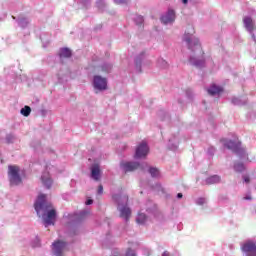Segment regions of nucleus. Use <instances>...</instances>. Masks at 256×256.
Returning a JSON list of instances; mask_svg holds the SVG:
<instances>
[{"instance_id":"obj_1","label":"nucleus","mask_w":256,"mask_h":256,"mask_svg":"<svg viewBox=\"0 0 256 256\" xmlns=\"http://www.w3.org/2000/svg\"><path fill=\"white\" fill-rule=\"evenodd\" d=\"M183 41L187 43L188 49L194 53V55L189 57L188 63L192 65V67H196V69H203L206 65L205 53L201 48L199 38H196L192 34H185L183 36Z\"/></svg>"},{"instance_id":"obj_2","label":"nucleus","mask_w":256,"mask_h":256,"mask_svg":"<svg viewBox=\"0 0 256 256\" xmlns=\"http://www.w3.org/2000/svg\"><path fill=\"white\" fill-rule=\"evenodd\" d=\"M34 209L38 217H42L45 225H54L55 219H57V211L51 209V204L47 202V196L45 194H40L35 203ZM50 209V210H49Z\"/></svg>"},{"instance_id":"obj_3","label":"nucleus","mask_w":256,"mask_h":256,"mask_svg":"<svg viewBox=\"0 0 256 256\" xmlns=\"http://www.w3.org/2000/svg\"><path fill=\"white\" fill-rule=\"evenodd\" d=\"M112 199L118 205V211L120 212L121 219H124L126 222L129 221L131 217V208L127 206V203H129V196L114 194Z\"/></svg>"},{"instance_id":"obj_4","label":"nucleus","mask_w":256,"mask_h":256,"mask_svg":"<svg viewBox=\"0 0 256 256\" xmlns=\"http://www.w3.org/2000/svg\"><path fill=\"white\" fill-rule=\"evenodd\" d=\"M146 211L148 216L143 212L138 213L136 217V223H138V225H146L149 221H153V219H159V215H161L157 208H148Z\"/></svg>"},{"instance_id":"obj_5","label":"nucleus","mask_w":256,"mask_h":256,"mask_svg":"<svg viewBox=\"0 0 256 256\" xmlns=\"http://www.w3.org/2000/svg\"><path fill=\"white\" fill-rule=\"evenodd\" d=\"M221 143H223L226 149H229L232 151V153L240 157V159L245 158V150L243 147H241V141H234L224 138L221 140Z\"/></svg>"},{"instance_id":"obj_6","label":"nucleus","mask_w":256,"mask_h":256,"mask_svg":"<svg viewBox=\"0 0 256 256\" xmlns=\"http://www.w3.org/2000/svg\"><path fill=\"white\" fill-rule=\"evenodd\" d=\"M8 179L10 181V185L17 186L23 183V179L21 178V174H19V166H8Z\"/></svg>"},{"instance_id":"obj_7","label":"nucleus","mask_w":256,"mask_h":256,"mask_svg":"<svg viewBox=\"0 0 256 256\" xmlns=\"http://www.w3.org/2000/svg\"><path fill=\"white\" fill-rule=\"evenodd\" d=\"M242 256H256V244L251 240H245L240 244Z\"/></svg>"},{"instance_id":"obj_8","label":"nucleus","mask_w":256,"mask_h":256,"mask_svg":"<svg viewBox=\"0 0 256 256\" xmlns=\"http://www.w3.org/2000/svg\"><path fill=\"white\" fill-rule=\"evenodd\" d=\"M92 87L95 91H105L107 89V78H103L101 75H94Z\"/></svg>"},{"instance_id":"obj_9","label":"nucleus","mask_w":256,"mask_h":256,"mask_svg":"<svg viewBox=\"0 0 256 256\" xmlns=\"http://www.w3.org/2000/svg\"><path fill=\"white\" fill-rule=\"evenodd\" d=\"M69 223L77 227L78 225H81L83 221H85V217H87V211L83 210L80 211L79 213H74V214H69Z\"/></svg>"},{"instance_id":"obj_10","label":"nucleus","mask_w":256,"mask_h":256,"mask_svg":"<svg viewBox=\"0 0 256 256\" xmlns=\"http://www.w3.org/2000/svg\"><path fill=\"white\" fill-rule=\"evenodd\" d=\"M243 23L246 31H248L252 40L256 43L255 32H253L255 31V24L253 23V18H251V16H246L243 18Z\"/></svg>"},{"instance_id":"obj_11","label":"nucleus","mask_w":256,"mask_h":256,"mask_svg":"<svg viewBox=\"0 0 256 256\" xmlns=\"http://www.w3.org/2000/svg\"><path fill=\"white\" fill-rule=\"evenodd\" d=\"M147 155H149V145H147V142L142 141L136 148L135 151V159H143Z\"/></svg>"},{"instance_id":"obj_12","label":"nucleus","mask_w":256,"mask_h":256,"mask_svg":"<svg viewBox=\"0 0 256 256\" xmlns=\"http://www.w3.org/2000/svg\"><path fill=\"white\" fill-rule=\"evenodd\" d=\"M65 247H67V242L61 240L55 241L52 244V254L55 256H63Z\"/></svg>"},{"instance_id":"obj_13","label":"nucleus","mask_w":256,"mask_h":256,"mask_svg":"<svg viewBox=\"0 0 256 256\" xmlns=\"http://www.w3.org/2000/svg\"><path fill=\"white\" fill-rule=\"evenodd\" d=\"M176 15L175 10L169 8L168 11L160 17L161 23L163 25H169L171 23H175Z\"/></svg>"},{"instance_id":"obj_14","label":"nucleus","mask_w":256,"mask_h":256,"mask_svg":"<svg viewBox=\"0 0 256 256\" xmlns=\"http://www.w3.org/2000/svg\"><path fill=\"white\" fill-rule=\"evenodd\" d=\"M139 162H120V169L123 171V173H131L132 171H135L139 169Z\"/></svg>"},{"instance_id":"obj_15","label":"nucleus","mask_w":256,"mask_h":256,"mask_svg":"<svg viewBox=\"0 0 256 256\" xmlns=\"http://www.w3.org/2000/svg\"><path fill=\"white\" fill-rule=\"evenodd\" d=\"M145 51L141 52L134 58V66L136 73H143V70L141 67L143 66V62L145 61Z\"/></svg>"},{"instance_id":"obj_16","label":"nucleus","mask_w":256,"mask_h":256,"mask_svg":"<svg viewBox=\"0 0 256 256\" xmlns=\"http://www.w3.org/2000/svg\"><path fill=\"white\" fill-rule=\"evenodd\" d=\"M90 177L94 181H100L101 180V168L99 167V164H93L90 168Z\"/></svg>"},{"instance_id":"obj_17","label":"nucleus","mask_w":256,"mask_h":256,"mask_svg":"<svg viewBox=\"0 0 256 256\" xmlns=\"http://www.w3.org/2000/svg\"><path fill=\"white\" fill-rule=\"evenodd\" d=\"M41 181L46 189H51L53 186V179H51V174L48 171L42 173Z\"/></svg>"},{"instance_id":"obj_18","label":"nucleus","mask_w":256,"mask_h":256,"mask_svg":"<svg viewBox=\"0 0 256 256\" xmlns=\"http://www.w3.org/2000/svg\"><path fill=\"white\" fill-rule=\"evenodd\" d=\"M208 94L215 96V95H219V93H223V88L220 86H217V84H212L209 88H208Z\"/></svg>"},{"instance_id":"obj_19","label":"nucleus","mask_w":256,"mask_h":256,"mask_svg":"<svg viewBox=\"0 0 256 256\" xmlns=\"http://www.w3.org/2000/svg\"><path fill=\"white\" fill-rule=\"evenodd\" d=\"M206 185H216L217 183H221V176L219 175H212L206 178L205 180Z\"/></svg>"},{"instance_id":"obj_20","label":"nucleus","mask_w":256,"mask_h":256,"mask_svg":"<svg viewBox=\"0 0 256 256\" xmlns=\"http://www.w3.org/2000/svg\"><path fill=\"white\" fill-rule=\"evenodd\" d=\"M18 23V27H21V29H27V27H29V18L26 17H18V19L16 20Z\"/></svg>"},{"instance_id":"obj_21","label":"nucleus","mask_w":256,"mask_h":256,"mask_svg":"<svg viewBox=\"0 0 256 256\" xmlns=\"http://www.w3.org/2000/svg\"><path fill=\"white\" fill-rule=\"evenodd\" d=\"M71 55H73V53L71 52V49H69V48H61L59 51L60 59H63V57L66 59H69V57H71Z\"/></svg>"},{"instance_id":"obj_22","label":"nucleus","mask_w":256,"mask_h":256,"mask_svg":"<svg viewBox=\"0 0 256 256\" xmlns=\"http://www.w3.org/2000/svg\"><path fill=\"white\" fill-rule=\"evenodd\" d=\"M148 173L153 179H159V177H161V172L157 169V167H149Z\"/></svg>"},{"instance_id":"obj_23","label":"nucleus","mask_w":256,"mask_h":256,"mask_svg":"<svg viewBox=\"0 0 256 256\" xmlns=\"http://www.w3.org/2000/svg\"><path fill=\"white\" fill-rule=\"evenodd\" d=\"M231 103H232V105H237V106L241 107L243 105H247V100H243L239 97H232Z\"/></svg>"},{"instance_id":"obj_24","label":"nucleus","mask_w":256,"mask_h":256,"mask_svg":"<svg viewBox=\"0 0 256 256\" xmlns=\"http://www.w3.org/2000/svg\"><path fill=\"white\" fill-rule=\"evenodd\" d=\"M15 141H17V136H15V134L9 133L6 135L5 143H7V145H11V144L15 143Z\"/></svg>"},{"instance_id":"obj_25","label":"nucleus","mask_w":256,"mask_h":256,"mask_svg":"<svg viewBox=\"0 0 256 256\" xmlns=\"http://www.w3.org/2000/svg\"><path fill=\"white\" fill-rule=\"evenodd\" d=\"M234 171H236V173H243V171H245V164L242 162H235Z\"/></svg>"},{"instance_id":"obj_26","label":"nucleus","mask_w":256,"mask_h":256,"mask_svg":"<svg viewBox=\"0 0 256 256\" xmlns=\"http://www.w3.org/2000/svg\"><path fill=\"white\" fill-rule=\"evenodd\" d=\"M157 67H159L160 69H167V67H169V63L163 58H158Z\"/></svg>"},{"instance_id":"obj_27","label":"nucleus","mask_w":256,"mask_h":256,"mask_svg":"<svg viewBox=\"0 0 256 256\" xmlns=\"http://www.w3.org/2000/svg\"><path fill=\"white\" fill-rule=\"evenodd\" d=\"M101 69H102V71H104V73H111V69H113V64H111L109 62H104L101 65Z\"/></svg>"},{"instance_id":"obj_28","label":"nucleus","mask_w":256,"mask_h":256,"mask_svg":"<svg viewBox=\"0 0 256 256\" xmlns=\"http://www.w3.org/2000/svg\"><path fill=\"white\" fill-rule=\"evenodd\" d=\"M82 9H89L91 7V0H77Z\"/></svg>"},{"instance_id":"obj_29","label":"nucleus","mask_w":256,"mask_h":256,"mask_svg":"<svg viewBox=\"0 0 256 256\" xmlns=\"http://www.w3.org/2000/svg\"><path fill=\"white\" fill-rule=\"evenodd\" d=\"M135 25H138V27H141L143 23L145 22V19L143 18L142 15H136L133 19Z\"/></svg>"},{"instance_id":"obj_30","label":"nucleus","mask_w":256,"mask_h":256,"mask_svg":"<svg viewBox=\"0 0 256 256\" xmlns=\"http://www.w3.org/2000/svg\"><path fill=\"white\" fill-rule=\"evenodd\" d=\"M31 247L33 249H37L41 247V239H39V236H36L32 241H31Z\"/></svg>"},{"instance_id":"obj_31","label":"nucleus","mask_w":256,"mask_h":256,"mask_svg":"<svg viewBox=\"0 0 256 256\" xmlns=\"http://www.w3.org/2000/svg\"><path fill=\"white\" fill-rule=\"evenodd\" d=\"M158 117H160L162 121H165L166 119L169 121V119H171V116H169V113L165 112V110H160L158 112Z\"/></svg>"},{"instance_id":"obj_32","label":"nucleus","mask_w":256,"mask_h":256,"mask_svg":"<svg viewBox=\"0 0 256 256\" xmlns=\"http://www.w3.org/2000/svg\"><path fill=\"white\" fill-rule=\"evenodd\" d=\"M21 115H23L24 117H29V115H31V107L30 106H24L21 110H20Z\"/></svg>"},{"instance_id":"obj_33","label":"nucleus","mask_w":256,"mask_h":256,"mask_svg":"<svg viewBox=\"0 0 256 256\" xmlns=\"http://www.w3.org/2000/svg\"><path fill=\"white\" fill-rule=\"evenodd\" d=\"M31 147H33L34 151L37 153V152L41 151V142L34 141L31 143Z\"/></svg>"},{"instance_id":"obj_34","label":"nucleus","mask_w":256,"mask_h":256,"mask_svg":"<svg viewBox=\"0 0 256 256\" xmlns=\"http://www.w3.org/2000/svg\"><path fill=\"white\" fill-rule=\"evenodd\" d=\"M168 147L171 149V151H177V147H179V144L173 143V139H169Z\"/></svg>"},{"instance_id":"obj_35","label":"nucleus","mask_w":256,"mask_h":256,"mask_svg":"<svg viewBox=\"0 0 256 256\" xmlns=\"http://www.w3.org/2000/svg\"><path fill=\"white\" fill-rule=\"evenodd\" d=\"M45 77H47V71L42 70L39 72V75L36 77V79H38V81H45Z\"/></svg>"},{"instance_id":"obj_36","label":"nucleus","mask_w":256,"mask_h":256,"mask_svg":"<svg viewBox=\"0 0 256 256\" xmlns=\"http://www.w3.org/2000/svg\"><path fill=\"white\" fill-rule=\"evenodd\" d=\"M96 6L100 11H103L105 9V1L104 0H97Z\"/></svg>"},{"instance_id":"obj_37","label":"nucleus","mask_w":256,"mask_h":256,"mask_svg":"<svg viewBox=\"0 0 256 256\" xmlns=\"http://www.w3.org/2000/svg\"><path fill=\"white\" fill-rule=\"evenodd\" d=\"M207 203V200L203 197L196 199V205H205Z\"/></svg>"},{"instance_id":"obj_38","label":"nucleus","mask_w":256,"mask_h":256,"mask_svg":"<svg viewBox=\"0 0 256 256\" xmlns=\"http://www.w3.org/2000/svg\"><path fill=\"white\" fill-rule=\"evenodd\" d=\"M125 255L126 256H137V252L135 250L131 249V248H128L126 250V254Z\"/></svg>"},{"instance_id":"obj_39","label":"nucleus","mask_w":256,"mask_h":256,"mask_svg":"<svg viewBox=\"0 0 256 256\" xmlns=\"http://www.w3.org/2000/svg\"><path fill=\"white\" fill-rule=\"evenodd\" d=\"M45 37H47L46 34H41L40 35V39H41L42 43H44V45H48L49 39H45Z\"/></svg>"},{"instance_id":"obj_40","label":"nucleus","mask_w":256,"mask_h":256,"mask_svg":"<svg viewBox=\"0 0 256 256\" xmlns=\"http://www.w3.org/2000/svg\"><path fill=\"white\" fill-rule=\"evenodd\" d=\"M207 153H208V155H210V157H213V155H215V147L210 146V147L208 148Z\"/></svg>"},{"instance_id":"obj_41","label":"nucleus","mask_w":256,"mask_h":256,"mask_svg":"<svg viewBox=\"0 0 256 256\" xmlns=\"http://www.w3.org/2000/svg\"><path fill=\"white\" fill-rule=\"evenodd\" d=\"M186 97H188V99H193V90H191L190 88H188L186 90Z\"/></svg>"},{"instance_id":"obj_42","label":"nucleus","mask_w":256,"mask_h":256,"mask_svg":"<svg viewBox=\"0 0 256 256\" xmlns=\"http://www.w3.org/2000/svg\"><path fill=\"white\" fill-rule=\"evenodd\" d=\"M114 3L116 5H125V3H127V0H114Z\"/></svg>"},{"instance_id":"obj_43","label":"nucleus","mask_w":256,"mask_h":256,"mask_svg":"<svg viewBox=\"0 0 256 256\" xmlns=\"http://www.w3.org/2000/svg\"><path fill=\"white\" fill-rule=\"evenodd\" d=\"M244 183H251V178L249 176H243Z\"/></svg>"},{"instance_id":"obj_44","label":"nucleus","mask_w":256,"mask_h":256,"mask_svg":"<svg viewBox=\"0 0 256 256\" xmlns=\"http://www.w3.org/2000/svg\"><path fill=\"white\" fill-rule=\"evenodd\" d=\"M98 195H103V185L98 186Z\"/></svg>"},{"instance_id":"obj_45","label":"nucleus","mask_w":256,"mask_h":256,"mask_svg":"<svg viewBox=\"0 0 256 256\" xmlns=\"http://www.w3.org/2000/svg\"><path fill=\"white\" fill-rule=\"evenodd\" d=\"M86 205H93V199H87Z\"/></svg>"},{"instance_id":"obj_46","label":"nucleus","mask_w":256,"mask_h":256,"mask_svg":"<svg viewBox=\"0 0 256 256\" xmlns=\"http://www.w3.org/2000/svg\"><path fill=\"white\" fill-rule=\"evenodd\" d=\"M176 197H177V199H183V193H178V194L176 195Z\"/></svg>"},{"instance_id":"obj_47","label":"nucleus","mask_w":256,"mask_h":256,"mask_svg":"<svg viewBox=\"0 0 256 256\" xmlns=\"http://www.w3.org/2000/svg\"><path fill=\"white\" fill-rule=\"evenodd\" d=\"M244 199H245V201H251V196L247 195V196L244 197Z\"/></svg>"},{"instance_id":"obj_48","label":"nucleus","mask_w":256,"mask_h":256,"mask_svg":"<svg viewBox=\"0 0 256 256\" xmlns=\"http://www.w3.org/2000/svg\"><path fill=\"white\" fill-rule=\"evenodd\" d=\"M162 256H169V252H168V251H164V252L162 253Z\"/></svg>"},{"instance_id":"obj_49","label":"nucleus","mask_w":256,"mask_h":256,"mask_svg":"<svg viewBox=\"0 0 256 256\" xmlns=\"http://www.w3.org/2000/svg\"><path fill=\"white\" fill-rule=\"evenodd\" d=\"M182 3H183L184 5H187V3H189V0H182Z\"/></svg>"},{"instance_id":"obj_50","label":"nucleus","mask_w":256,"mask_h":256,"mask_svg":"<svg viewBox=\"0 0 256 256\" xmlns=\"http://www.w3.org/2000/svg\"><path fill=\"white\" fill-rule=\"evenodd\" d=\"M103 26L99 25L98 27L95 28V31H97V29H101Z\"/></svg>"},{"instance_id":"obj_51","label":"nucleus","mask_w":256,"mask_h":256,"mask_svg":"<svg viewBox=\"0 0 256 256\" xmlns=\"http://www.w3.org/2000/svg\"><path fill=\"white\" fill-rule=\"evenodd\" d=\"M79 233L78 232H74V235H78Z\"/></svg>"},{"instance_id":"obj_52","label":"nucleus","mask_w":256,"mask_h":256,"mask_svg":"<svg viewBox=\"0 0 256 256\" xmlns=\"http://www.w3.org/2000/svg\"><path fill=\"white\" fill-rule=\"evenodd\" d=\"M178 103H183L181 100H178Z\"/></svg>"},{"instance_id":"obj_53","label":"nucleus","mask_w":256,"mask_h":256,"mask_svg":"<svg viewBox=\"0 0 256 256\" xmlns=\"http://www.w3.org/2000/svg\"><path fill=\"white\" fill-rule=\"evenodd\" d=\"M12 19H15V17H14V16H12Z\"/></svg>"}]
</instances>
